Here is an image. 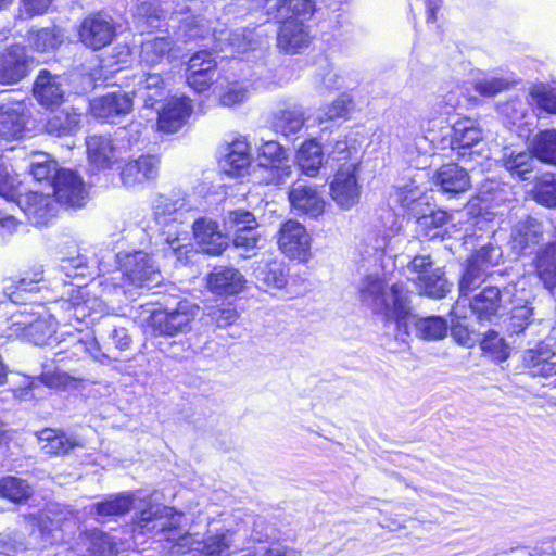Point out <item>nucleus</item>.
I'll return each instance as SVG.
<instances>
[{"instance_id":"obj_29","label":"nucleus","mask_w":556,"mask_h":556,"mask_svg":"<svg viewBox=\"0 0 556 556\" xmlns=\"http://www.w3.org/2000/svg\"><path fill=\"white\" fill-rule=\"evenodd\" d=\"M25 128L24 106L20 102L0 105V137L17 138Z\"/></svg>"},{"instance_id":"obj_48","label":"nucleus","mask_w":556,"mask_h":556,"mask_svg":"<svg viewBox=\"0 0 556 556\" xmlns=\"http://www.w3.org/2000/svg\"><path fill=\"white\" fill-rule=\"evenodd\" d=\"M61 30L51 28L31 29L28 34V42L37 51L47 52L54 50L62 42Z\"/></svg>"},{"instance_id":"obj_59","label":"nucleus","mask_w":556,"mask_h":556,"mask_svg":"<svg viewBox=\"0 0 556 556\" xmlns=\"http://www.w3.org/2000/svg\"><path fill=\"white\" fill-rule=\"evenodd\" d=\"M431 270H435V268L429 255H415L406 266L408 278L415 283L419 281L421 276L431 274Z\"/></svg>"},{"instance_id":"obj_14","label":"nucleus","mask_w":556,"mask_h":556,"mask_svg":"<svg viewBox=\"0 0 556 556\" xmlns=\"http://www.w3.org/2000/svg\"><path fill=\"white\" fill-rule=\"evenodd\" d=\"M65 79L61 75L41 70L35 80L33 92L36 100L46 108L58 106L65 98Z\"/></svg>"},{"instance_id":"obj_30","label":"nucleus","mask_w":556,"mask_h":556,"mask_svg":"<svg viewBox=\"0 0 556 556\" xmlns=\"http://www.w3.org/2000/svg\"><path fill=\"white\" fill-rule=\"evenodd\" d=\"M488 268L489 265L483 250L477 252L468 260L459 282V292L463 296L468 295L484 281Z\"/></svg>"},{"instance_id":"obj_9","label":"nucleus","mask_w":556,"mask_h":556,"mask_svg":"<svg viewBox=\"0 0 556 556\" xmlns=\"http://www.w3.org/2000/svg\"><path fill=\"white\" fill-rule=\"evenodd\" d=\"M22 182L18 177L11 175L7 167H0V197L5 200L8 207H0V233H11L17 226L13 211L22 193Z\"/></svg>"},{"instance_id":"obj_37","label":"nucleus","mask_w":556,"mask_h":556,"mask_svg":"<svg viewBox=\"0 0 556 556\" xmlns=\"http://www.w3.org/2000/svg\"><path fill=\"white\" fill-rule=\"evenodd\" d=\"M80 113L74 108L54 113L46 123V130L58 137L74 134L79 126Z\"/></svg>"},{"instance_id":"obj_53","label":"nucleus","mask_w":556,"mask_h":556,"mask_svg":"<svg viewBox=\"0 0 556 556\" xmlns=\"http://www.w3.org/2000/svg\"><path fill=\"white\" fill-rule=\"evenodd\" d=\"M481 350L495 362H504L509 356V348L495 331H489L480 342Z\"/></svg>"},{"instance_id":"obj_64","label":"nucleus","mask_w":556,"mask_h":556,"mask_svg":"<svg viewBox=\"0 0 556 556\" xmlns=\"http://www.w3.org/2000/svg\"><path fill=\"white\" fill-rule=\"evenodd\" d=\"M208 316L212 321L216 324L219 328H226L231 326L238 319V313L236 308L227 306V307H213Z\"/></svg>"},{"instance_id":"obj_28","label":"nucleus","mask_w":556,"mask_h":556,"mask_svg":"<svg viewBox=\"0 0 556 556\" xmlns=\"http://www.w3.org/2000/svg\"><path fill=\"white\" fill-rule=\"evenodd\" d=\"M88 159L99 169L110 167L117 161V147L109 137L91 136L87 139Z\"/></svg>"},{"instance_id":"obj_16","label":"nucleus","mask_w":556,"mask_h":556,"mask_svg":"<svg viewBox=\"0 0 556 556\" xmlns=\"http://www.w3.org/2000/svg\"><path fill=\"white\" fill-rule=\"evenodd\" d=\"M549 338L522 354V362L532 376L548 378L556 375V352L549 348Z\"/></svg>"},{"instance_id":"obj_23","label":"nucleus","mask_w":556,"mask_h":556,"mask_svg":"<svg viewBox=\"0 0 556 556\" xmlns=\"http://www.w3.org/2000/svg\"><path fill=\"white\" fill-rule=\"evenodd\" d=\"M289 201L293 210L314 218L321 215L325 210V201L319 193L301 181L292 185L289 191Z\"/></svg>"},{"instance_id":"obj_56","label":"nucleus","mask_w":556,"mask_h":556,"mask_svg":"<svg viewBox=\"0 0 556 556\" xmlns=\"http://www.w3.org/2000/svg\"><path fill=\"white\" fill-rule=\"evenodd\" d=\"M287 161L282 147L274 140L266 141L258 148L260 166H269Z\"/></svg>"},{"instance_id":"obj_20","label":"nucleus","mask_w":556,"mask_h":556,"mask_svg":"<svg viewBox=\"0 0 556 556\" xmlns=\"http://www.w3.org/2000/svg\"><path fill=\"white\" fill-rule=\"evenodd\" d=\"M159 111L157 128L167 134L179 130L191 114V105L187 98L172 97Z\"/></svg>"},{"instance_id":"obj_22","label":"nucleus","mask_w":556,"mask_h":556,"mask_svg":"<svg viewBox=\"0 0 556 556\" xmlns=\"http://www.w3.org/2000/svg\"><path fill=\"white\" fill-rule=\"evenodd\" d=\"M311 35L308 26L294 18L282 21L277 36V46L286 53H298L308 47Z\"/></svg>"},{"instance_id":"obj_12","label":"nucleus","mask_w":556,"mask_h":556,"mask_svg":"<svg viewBox=\"0 0 556 556\" xmlns=\"http://www.w3.org/2000/svg\"><path fill=\"white\" fill-rule=\"evenodd\" d=\"M58 204L79 208L85 205L87 192L83 179L73 170L60 169L53 182Z\"/></svg>"},{"instance_id":"obj_42","label":"nucleus","mask_w":556,"mask_h":556,"mask_svg":"<svg viewBox=\"0 0 556 556\" xmlns=\"http://www.w3.org/2000/svg\"><path fill=\"white\" fill-rule=\"evenodd\" d=\"M415 285L421 294L433 299L444 298L452 287L439 267L435 270H431V274L428 276H421Z\"/></svg>"},{"instance_id":"obj_45","label":"nucleus","mask_w":556,"mask_h":556,"mask_svg":"<svg viewBox=\"0 0 556 556\" xmlns=\"http://www.w3.org/2000/svg\"><path fill=\"white\" fill-rule=\"evenodd\" d=\"M33 495V486L24 479L8 476L0 480V496L14 503L27 501Z\"/></svg>"},{"instance_id":"obj_36","label":"nucleus","mask_w":556,"mask_h":556,"mask_svg":"<svg viewBox=\"0 0 556 556\" xmlns=\"http://www.w3.org/2000/svg\"><path fill=\"white\" fill-rule=\"evenodd\" d=\"M501 162L511 176L522 180L528 179L527 175L533 172L536 163L531 151L515 152L510 150L504 151Z\"/></svg>"},{"instance_id":"obj_24","label":"nucleus","mask_w":556,"mask_h":556,"mask_svg":"<svg viewBox=\"0 0 556 556\" xmlns=\"http://www.w3.org/2000/svg\"><path fill=\"white\" fill-rule=\"evenodd\" d=\"M132 93L142 100L144 106L155 108L166 94L165 81L159 73H143L135 76Z\"/></svg>"},{"instance_id":"obj_32","label":"nucleus","mask_w":556,"mask_h":556,"mask_svg":"<svg viewBox=\"0 0 556 556\" xmlns=\"http://www.w3.org/2000/svg\"><path fill=\"white\" fill-rule=\"evenodd\" d=\"M96 343L94 338L89 333H83L76 328L75 332H70L67 338L58 343L60 350L55 353L61 356L59 359L80 357L86 353L91 354V346Z\"/></svg>"},{"instance_id":"obj_60","label":"nucleus","mask_w":556,"mask_h":556,"mask_svg":"<svg viewBox=\"0 0 556 556\" xmlns=\"http://www.w3.org/2000/svg\"><path fill=\"white\" fill-rule=\"evenodd\" d=\"M532 315V308L528 306L515 307L507 326L508 331L516 334L522 332L530 324Z\"/></svg>"},{"instance_id":"obj_31","label":"nucleus","mask_w":556,"mask_h":556,"mask_svg":"<svg viewBox=\"0 0 556 556\" xmlns=\"http://www.w3.org/2000/svg\"><path fill=\"white\" fill-rule=\"evenodd\" d=\"M250 161L249 143L245 139H236L227 146L219 163L226 174L236 176L248 167Z\"/></svg>"},{"instance_id":"obj_46","label":"nucleus","mask_w":556,"mask_h":556,"mask_svg":"<svg viewBox=\"0 0 556 556\" xmlns=\"http://www.w3.org/2000/svg\"><path fill=\"white\" fill-rule=\"evenodd\" d=\"M314 3L311 0H282L277 5L278 17L294 18L305 23L314 13Z\"/></svg>"},{"instance_id":"obj_17","label":"nucleus","mask_w":556,"mask_h":556,"mask_svg":"<svg viewBox=\"0 0 556 556\" xmlns=\"http://www.w3.org/2000/svg\"><path fill=\"white\" fill-rule=\"evenodd\" d=\"M160 160L153 155H143L129 161L121 172L122 184L127 188L143 185L159 175Z\"/></svg>"},{"instance_id":"obj_19","label":"nucleus","mask_w":556,"mask_h":556,"mask_svg":"<svg viewBox=\"0 0 556 556\" xmlns=\"http://www.w3.org/2000/svg\"><path fill=\"white\" fill-rule=\"evenodd\" d=\"M193 236L201 250L210 255H220L227 248L226 237L218 230L216 222L199 218L193 223Z\"/></svg>"},{"instance_id":"obj_25","label":"nucleus","mask_w":556,"mask_h":556,"mask_svg":"<svg viewBox=\"0 0 556 556\" xmlns=\"http://www.w3.org/2000/svg\"><path fill=\"white\" fill-rule=\"evenodd\" d=\"M245 283L244 276L233 267H215L207 279V286L212 292L225 295L242 292Z\"/></svg>"},{"instance_id":"obj_61","label":"nucleus","mask_w":556,"mask_h":556,"mask_svg":"<svg viewBox=\"0 0 556 556\" xmlns=\"http://www.w3.org/2000/svg\"><path fill=\"white\" fill-rule=\"evenodd\" d=\"M264 173V180L268 185H281L285 184L286 180L291 175V167L287 164V161H282L281 163H276L274 165L262 167Z\"/></svg>"},{"instance_id":"obj_6","label":"nucleus","mask_w":556,"mask_h":556,"mask_svg":"<svg viewBox=\"0 0 556 556\" xmlns=\"http://www.w3.org/2000/svg\"><path fill=\"white\" fill-rule=\"evenodd\" d=\"M357 174L356 163H345L339 167L330 182V197L342 210L352 208L361 200L362 186Z\"/></svg>"},{"instance_id":"obj_50","label":"nucleus","mask_w":556,"mask_h":556,"mask_svg":"<svg viewBox=\"0 0 556 556\" xmlns=\"http://www.w3.org/2000/svg\"><path fill=\"white\" fill-rule=\"evenodd\" d=\"M448 222V214L444 211H435L429 215L417 218V229L420 235L429 239L443 237L441 228Z\"/></svg>"},{"instance_id":"obj_51","label":"nucleus","mask_w":556,"mask_h":556,"mask_svg":"<svg viewBox=\"0 0 556 556\" xmlns=\"http://www.w3.org/2000/svg\"><path fill=\"white\" fill-rule=\"evenodd\" d=\"M224 226L226 231L235 235L245 229L257 228L258 224L251 212L245 210H235L225 215Z\"/></svg>"},{"instance_id":"obj_4","label":"nucleus","mask_w":556,"mask_h":556,"mask_svg":"<svg viewBox=\"0 0 556 556\" xmlns=\"http://www.w3.org/2000/svg\"><path fill=\"white\" fill-rule=\"evenodd\" d=\"M198 313V305L188 300H180L175 306L153 311L148 325L159 336L175 337L191 330Z\"/></svg>"},{"instance_id":"obj_62","label":"nucleus","mask_w":556,"mask_h":556,"mask_svg":"<svg viewBox=\"0 0 556 556\" xmlns=\"http://www.w3.org/2000/svg\"><path fill=\"white\" fill-rule=\"evenodd\" d=\"M422 191L412 182L400 187L395 194V201L405 210H412L413 205L421 198Z\"/></svg>"},{"instance_id":"obj_21","label":"nucleus","mask_w":556,"mask_h":556,"mask_svg":"<svg viewBox=\"0 0 556 556\" xmlns=\"http://www.w3.org/2000/svg\"><path fill=\"white\" fill-rule=\"evenodd\" d=\"M409 314L410 312L404 320V323H406V329L404 325L401 327L396 325L397 331L403 336H408V328L413 327L415 336L426 341H437L446 337L448 324L444 318L439 316L416 318L412 317Z\"/></svg>"},{"instance_id":"obj_15","label":"nucleus","mask_w":556,"mask_h":556,"mask_svg":"<svg viewBox=\"0 0 556 556\" xmlns=\"http://www.w3.org/2000/svg\"><path fill=\"white\" fill-rule=\"evenodd\" d=\"M432 184L440 192L448 195L464 193L471 186L467 170L455 163L440 166L432 175Z\"/></svg>"},{"instance_id":"obj_5","label":"nucleus","mask_w":556,"mask_h":556,"mask_svg":"<svg viewBox=\"0 0 556 556\" xmlns=\"http://www.w3.org/2000/svg\"><path fill=\"white\" fill-rule=\"evenodd\" d=\"M123 275L137 288L151 287L161 280V271L152 257L143 251L118 254Z\"/></svg>"},{"instance_id":"obj_58","label":"nucleus","mask_w":556,"mask_h":556,"mask_svg":"<svg viewBox=\"0 0 556 556\" xmlns=\"http://www.w3.org/2000/svg\"><path fill=\"white\" fill-rule=\"evenodd\" d=\"M59 172L56 162L50 160L47 155H40L30 166V174L38 181L50 178H53L54 181Z\"/></svg>"},{"instance_id":"obj_41","label":"nucleus","mask_w":556,"mask_h":556,"mask_svg":"<svg viewBox=\"0 0 556 556\" xmlns=\"http://www.w3.org/2000/svg\"><path fill=\"white\" fill-rule=\"evenodd\" d=\"M323 160V149L314 140L304 142L298 151L299 167L306 176L315 177L321 167Z\"/></svg>"},{"instance_id":"obj_55","label":"nucleus","mask_w":556,"mask_h":556,"mask_svg":"<svg viewBox=\"0 0 556 556\" xmlns=\"http://www.w3.org/2000/svg\"><path fill=\"white\" fill-rule=\"evenodd\" d=\"M217 62L207 51L194 53L189 62L187 72L192 74L216 75Z\"/></svg>"},{"instance_id":"obj_18","label":"nucleus","mask_w":556,"mask_h":556,"mask_svg":"<svg viewBox=\"0 0 556 556\" xmlns=\"http://www.w3.org/2000/svg\"><path fill=\"white\" fill-rule=\"evenodd\" d=\"M28 74V60L25 47L14 45L0 58V84L18 83Z\"/></svg>"},{"instance_id":"obj_8","label":"nucleus","mask_w":556,"mask_h":556,"mask_svg":"<svg viewBox=\"0 0 556 556\" xmlns=\"http://www.w3.org/2000/svg\"><path fill=\"white\" fill-rule=\"evenodd\" d=\"M78 34L80 41L86 47L99 50L112 42L115 27L110 16L93 13L83 20Z\"/></svg>"},{"instance_id":"obj_13","label":"nucleus","mask_w":556,"mask_h":556,"mask_svg":"<svg viewBox=\"0 0 556 556\" xmlns=\"http://www.w3.org/2000/svg\"><path fill=\"white\" fill-rule=\"evenodd\" d=\"M132 106V98L123 91L109 92L90 102L92 115L108 123H116L118 118L128 115Z\"/></svg>"},{"instance_id":"obj_3","label":"nucleus","mask_w":556,"mask_h":556,"mask_svg":"<svg viewBox=\"0 0 556 556\" xmlns=\"http://www.w3.org/2000/svg\"><path fill=\"white\" fill-rule=\"evenodd\" d=\"M41 304L25 307L11 317V336L23 337L35 345H48L55 340L58 321L52 313Z\"/></svg>"},{"instance_id":"obj_38","label":"nucleus","mask_w":556,"mask_h":556,"mask_svg":"<svg viewBox=\"0 0 556 556\" xmlns=\"http://www.w3.org/2000/svg\"><path fill=\"white\" fill-rule=\"evenodd\" d=\"M172 49L173 41L167 37L148 39L141 45L140 62L150 67L161 64L169 58Z\"/></svg>"},{"instance_id":"obj_2","label":"nucleus","mask_w":556,"mask_h":556,"mask_svg":"<svg viewBox=\"0 0 556 556\" xmlns=\"http://www.w3.org/2000/svg\"><path fill=\"white\" fill-rule=\"evenodd\" d=\"M358 294L362 303L375 314L394 320L399 327H406L404 320L409 313V299L403 283H394L388 290L378 275H368L359 281Z\"/></svg>"},{"instance_id":"obj_34","label":"nucleus","mask_w":556,"mask_h":556,"mask_svg":"<svg viewBox=\"0 0 556 556\" xmlns=\"http://www.w3.org/2000/svg\"><path fill=\"white\" fill-rule=\"evenodd\" d=\"M483 139V130L471 119L458 121L453 126V150L469 149Z\"/></svg>"},{"instance_id":"obj_11","label":"nucleus","mask_w":556,"mask_h":556,"mask_svg":"<svg viewBox=\"0 0 556 556\" xmlns=\"http://www.w3.org/2000/svg\"><path fill=\"white\" fill-rule=\"evenodd\" d=\"M15 208H20L35 226H46L55 217L58 202L51 194L28 192L20 195Z\"/></svg>"},{"instance_id":"obj_52","label":"nucleus","mask_w":556,"mask_h":556,"mask_svg":"<svg viewBox=\"0 0 556 556\" xmlns=\"http://www.w3.org/2000/svg\"><path fill=\"white\" fill-rule=\"evenodd\" d=\"M533 199L548 208L556 207V179L552 175H544L538 179L533 189Z\"/></svg>"},{"instance_id":"obj_26","label":"nucleus","mask_w":556,"mask_h":556,"mask_svg":"<svg viewBox=\"0 0 556 556\" xmlns=\"http://www.w3.org/2000/svg\"><path fill=\"white\" fill-rule=\"evenodd\" d=\"M543 232L542 223L528 216L514 226L510 244L515 251L522 253L526 249L538 244L543 237Z\"/></svg>"},{"instance_id":"obj_44","label":"nucleus","mask_w":556,"mask_h":556,"mask_svg":"<svg viewBox=\"0 0 556 556\" xmlns=\"http://www.w3.org/2000/svg\"><path fill=\"white\" fill-rule=\"evenodd\" d=\"M85 545L84 556H115L118 552L115 538L98 530L86 535Z\"/></svg>"},{"instance_id":"obj_7","label":"nucleus","mask_w":556,"mask_h":556,"mask_svg":"<svg viewBox=\"0 0 556 556\" xmlns=\"http://www.w3.org/2000/svg\"><path fill=\"white\" fill-rule=\"evenodd\" d=\"M60 308L63 312V320L72 323L86 321L87 318L99 315L104 311L103 301L97 296L90 298V291L87 288L78 289L71 299L58 302L53 309Z\"/></svg>"},{"instance_id":"obj_49","label":"nucleus","mask_w":556,"mask_h":556,"mask_svg":"<svg viewBox=\"0 0 556 556\" xmlns=\"http://www.w3.org/2000/svg\"><path fill=\"white\" fill-rule=\"evenodd\" d=\"M352 110L353 101L351 97L348 94H341L331 103L319 110L316 121L320 125L325 122L336 121L338 118H346Z\"/></svg>"},{"instance_id":"obj_33","label":"nucleus","mask_w":556,"mask_h":556,"mask_svg":"<svg viewBox=\"0 0 556 556\" xmlns=\"http://www.w3.org/2000/svg\"><path fill=\"white\" fill-rule=\"evenodd\" d=\"M38 440L41 451L47 455L66 454L78 444L75 438L49 428L38 433Z\"/></svg>"},{"instance_id":"obj_57","label":"nucleus","mask_w":556,"mask_h":556,"mask_svg":"<svg viewBox=\"0 0 556 556\" xmlns=\"http://www.w3.org/2000/svg\"><path fill=\"white\" fill-rule=\"evenodd\" d=\"M529 96L531 102L539 109L551 114H556V93L544 86H535L530 90Z\"/></svg>"},{"instance_id":"obj_10","label":"nucleus","mask_w":556,"mask_h":556,"mask_svg":"<svg viewBox=\"0 0 556 556\" xmlns=\"http://www.w3.org/2000/svg\"><path fill=\"white\" fill-rule=\"evenodd\" d=\"M278 244L283 254L290 258L305 262L309 255L311 239L303 225L287 220L279 230Z\"/></svg>"},{"instance_id":"obj_35","label":"nucleus","mask_w":556,"mask_h":556,"mask_svg":"<svg viewBox=\"0 0 556 556\" xmlns=\"http://www.w3.org/2000/svg\"><path fill=\"white\" fill-rule=\"evenodd\" d=\"M501 292L496 287H486L470 301L473 314L480 320H490L500 307Z\"/></svg>"},{"instance_id":"obj_40","label":"nucleus","mask_w":556,"mask_h":556,"mask_svg":"<svg viewBox=\"0 0 556 556\" xmlns=\"http://www.w3.org/2000/svg\"><path fill=\"white\" fill-rule=\"evenodd\" d=\"M531 153L541 162L556 165V130L547 129L536 134L530 144Z\"/></svg>"},{"instance_id":"obj_63","label":"nucleus","mask_w":556,"mask_h":556,"mask_svg":"<svg viewBox=\"0 0 556 556\" xmlns=\"http://www.w3.org/2000/svg\"><path fill=\"white\" fill-rule=\"evenodd\" d=\"M40 381L49 388H68L74 384L75 379L66 372L55 370L43 371L40 375Z\"/></svg>"},{"instance_id":"obj_54","label":"nucleus","mask_w":556,"mask_h":556,"mask_svg":"<svg viewBox=\"0 0 556 556\" xmlns=\"http://www.w3.org/2000/svg\"><path fill=\"white\" fill-rule=\"evenodd\" d=\"M511 80L504 77L485 76L475 83V90L483 97H493L509 89Z\"/></svg>"},{"instance_id":"obj_43","label":"nucleus","mask_w":556,"mask_h":556,"mask_svg":"<svg viewBox=\"0 0 556 556\" xmlns=\"http://www.w3.org/2000/svg\"><path fill=\"white\" fill-rule=\"evenodd\" d=\"M187 210L185 199H172L160 195L153 204L155 219L159 224L176 222L182 217V211Z\"/></svg>"},{"instance_id":"obj_1","label":"nucleus","mask_w":556,"mask_h":556,"mask_svg":"<svg viewBox=\"0 0 556 556\" xmlns=\"http://www.w3.org/2000/svg\"><path fill=\"white\" fill-rule=\"evenodd\" d=\"M182 518L184 515L173 507L149 505L136 516L132 530L138 534L160 536V540L173 543L178 553L192 549L193 556H230L241 549L237 531L226 530L204 541H197L193 535L182 531Z\"/></svg>"},{"instance_id":"obj_47","label":"nucleus","mask_w":556,"mask_h":556,"mask_svg":"<svg viewBox=\"0 0 556 556\" xmlns=\"http://www.w3.org/2000/svg\"><path fill=\"white\" fill-rule=\"evenodd\" d=\"M134 505L131 494H118L94 505V511L100 517H113L127 514Z\"/></svg>"},{"instance_id":"obj_27","label":"nucleus","mask_w":556,"mask_h":556,"mask_svg":"<svg viewBox=\"0 0 556 556\" xmlns=\"http://www.w3.org/2000/svg\"><path fill=\"white\" fill-rule=\"evenodd\" d=\"M254 276L260 288L265 291L280 290L287 285V268L283 263L275 260L257 262Z\"/></svg>"},{"instance_id":"obj_39","label":"nucleus","mask_w":556,"mask_h":556,"mask_svg":"<svg viewBox=\"0 0 556 556\" xmlns=\"http://www.w3.org/2000/svg\"><path fill=\"white\" fill-rule=\"evenodd\" d=\"M304 110L298 105L280 110L275 114L274 126L286 137L294 136L304 126Z\"/></svg>"}]
</instances>
